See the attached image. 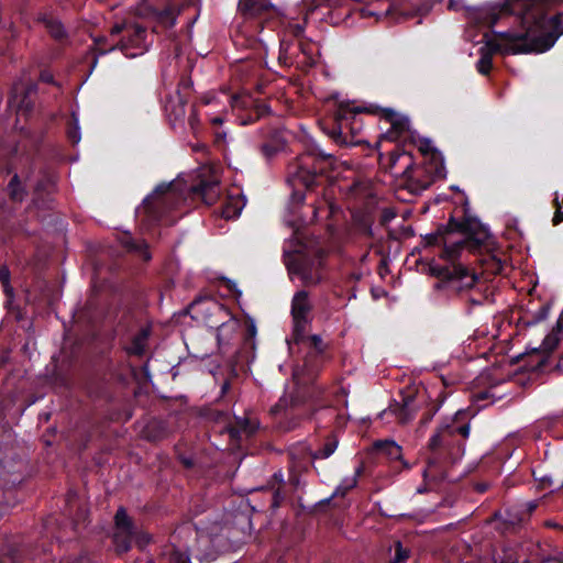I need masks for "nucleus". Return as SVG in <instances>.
Here are the masks:
<instances>
[{
  "instance_id": "a878e982",
  "label": "nucleus",
  "mask_w": 563,
  "mask_h": 563,
  "mask_svg": "<svg viewBox=\"0 0 563 563\" xmlns=\"http://www.w3.org/2000/svg\"><path fill=\"white\" fill-rule=\"evenodd\" d=\"M187 104V97L186 96H179L177 97L176 103H170V106L167 108L169 120L173 122V125H175L177 122H184L185 115H186V107Z\"/></svg>"
},
{
  "instance_id": "680f3d73",
  "label": "nucleus",
  "mask_w": 563,
  "mask_h": 563,
  "mask_svg": "<svg viewBox=\"0 0 563 563\" xmlns=\"http://www.w3.org/2000/svg\"><path fill=\"white\" fill-rule=\"evenodd\" d=\"M361 277H362L361 273L353 272V273L350 274V278L353 279V280H360Z\"/></svg>"
},
{
  "instance_id": "9b49d317",
  "label": "nucleus",
  "mask_w": 563,
  "mask_h": 563,
  "mask_svg": "<svg viewBox=\"0 0 563 563\" xmlns=\"http://www.w3.org/2000/svg\"><path fill=\"white\" fill-rule=\"evenodd\" d=\"M21 167H15L7 186V194L13 202H22L27 194L33 174V159L30 156L21 157Z\"/></svg>"
},
{
  "instance_id": "b1692460",
  "label": "nucleus",
  "mask_w": 563,
  "mask_h": 563,
  "mask_svg": "<svg viewBox=\"0 0 563 563\" xmlns=\"http://www.w3.org/2000/svg\"><path fill=\"white\" fill-rule=\"evenodd\" d=\"M419 153L423 157V162L435 163L444 161L442 154L432 145L428 139H420L417 144Z\"/></svg>"
},
{
  "instance_id": "603ef678",
  "label": "nucleus",
  "mask_w": 563,
  "mask_h": 563,
  "mask_svg": "<svg viewBox=\"0 0 563 563\" xmlns=\"http://www.w3.org/2000/svg\"><path fill=\"white\" fill-rule=\"evenodd\" d=\"M398 115L393 109H383L380 118L390 124Z\"/></svg>"
},
{
  "instance_id": "f03ea898",
  "label": "nucleus",
  "mask_w": 563,
  "mask_h": 563,
  "mask_svg": "<svg viewBox=\"0 0 563 563\" xmlns=\"http://www.w3.org/2000/svg\"><path fill=\"white\" fill-rule=\"evenodd\" d=\"M470 431L471 419L467 411L460 410L445 419L429 440V455L423 475L432 479H444L446 470L463 456Z\"/></svg>"
},
{
  "instance_id": "20e7f679",
  "label": "nucleus",
  "mask_w": 563,
  "mask_h": 563,
  "mask_svg": "<svg viewBox=\"0 0 563 563\" xmlns=\"http://www.w3.org/2000/svg\"><path fill=\"white\" fill-rule=\"evenodd\" d=\"M236 22L231 34L233 44L241 49H258L265 46L260 36L265 27L273 29L280 10L271 0H239Z\"/></svg>"
},
{
  "instance_id": "393cba45",
  "label": "nucleus",
  "mask_w": 563,
  "mask_h": 563,
  "mask_svg": "<svg viewBox=\"0 0 563 563\" xmlns=\"http://www.w3.org/2000/svg\"><path fill=\"white\" fill-rule=\"evenodd\" d=\"M40 21L44 24L46 31L54 40L63 41L67 36V33L62 22L54 19L53 16L44 15L43 18L40 19Z\"/></svg>"
},
{
  "instance_id": "3c124183",
  "label": "nucleus",
  "mask_w": 563,
  "mask_h": 563,
  "mask_svg": "<svg viewBox=\"0 0 563 563\" xmlns=\"http://www.w3.org/2000/svg\"><path fill=\"white\" fill-rule=\"evenodd\" d=\"M284 498L285 495L282 493L279 488H277L273 494L272 508H278L282 505Z\"/></svg>"
},
{
  "instance_id": "8fccbe9b",
  "label": "nucleus",
  "mask_w": 563,
  "mask_h": 563,
  "mask_svg": "<svg viewBox=\"0 0 563 563\" xmlns=\"http://www.w3.org/2000/svg\"><path fill=\"white\" fill-rule=\"evenodd\" d=\"M268 110H269V107L265 103L256 106L254 109V117L251 115V121L257 120L258 118H261L262 115L267 113Z\"/></svg>"
},
{
  "instance_id": "c03bdc74",
  "label": "nucleus",
  "mask_w": 563,
  "mask_h": 563,
  "mask_svg": "<svg viewBox=\"0 0 563 563\" xmlns=\"http://www.w3.org/2000/svg\"><path fill=\"white\" fill-rule=\"evenodd\" d=\"M40 81L41 82H44V84H48V85H53L55 87H57L58 89L62 88L60 84L57 82L55 79H54V75L51 70L48 69H43L41 73H40Z\"/></svg>"
},
{
  "instance_id": "dca6fc26",
  "label": "nucleus",
  "mask_w": 563,
  "mask_h": 563,
  "mask_svg": "<svg viewBox=\"0 0 563 563\" xmlns=\"http://www.w3.org/2000/svg\"><path fill=\"white\" fill-rule=\"evenodd\" d=\"M311 311L309 295L306 290L297 291L291 301V316L292 319H308Z\"/></svg>"
},
{
  "instance_id": "6e6d98bb",
  "label": "nucleus",
  "mask_w": 563,
  "mask_h": 563,
  "mask_svg": "<svg viewBox=\"0 0 563 563\" xmlns=\"http://www.w3.org/2000/svg\"><path fill=\"white\" fill-rule=\"evenodd\" d=\"M227 432L229 434V438L232 442H238L240 439V430L234 427H228Z\"/></svg>"
},
{
  "instance_id": "0e129e2a",
  "label": "nucleus",
  "mask_w": 563,
  "mask_h": 563,
  "mask_svg": "<svg viewBox=\"0 0 563 563\" xmlns=\"http://www.w3.org/2000/svg\"><path fill=\"white\" fill-rule=\"evenodd\" d=\"M229 387H230L229 382H225V383L222 385V387H221V391H222V394H225V393H227V390L229 389Z\"/></svg>"
},
{
  "instance_id": "a18cd8bd",
  "label": "nucleus",
  "mask_w": 563,
  "mask_h": 563,
  "mask_svg": "<svg viewBox=\"0 0 563 563\" xmlns=\"http://www.w3.org/2000/svg\"><path fill=\"white\" fill-rule=\"evenodd\" d=\"M294 320V334L296 336V340H300V338L303 335L305 331H306V325H307V322H308V319H302V320H299V319H292Z\"/></svg>"
},
{
  "instance_id": "69168bd1",
  "label": "nucleus",
  "mask_w": 563,
  "mask_h": 563,
  "mask_svg": "<svg viewBox=\"0 0 563 563\" xmlns=\"http://www.w3.org/2000/svg\"><path fill=\"white\" fill-rule=\"evenodd\" d=\"M540 313H541V316H540L539 319H544L547 317V313H548V308H542Z\"/></svg>"
},
{
  "instance_id": "412c9836",
  "label": "nucleus",
  "mask_w": 563,
  "mask_h": 563,
  "mask_svg": "<svg viewBox=\"0 0 563 563\" xmlns=\"http://www.w3.org/2000/svg\"><path fill=\"white\" fill-rule=\"evenodd\" d=\"M377 453L387 456L389 460H400L402 449L393 440H379L374 443Z\"/></svg>"
},
{
  "instance_id": "58836bf2",
  "label": "nucleus",
  "mask_w": 563,
  "mask_h": 563,
  "mask_svg": "<svg viewBox=\"0 0 563 563\" xmlns=\"http://www.w3.org/2000/svg\"><path fill=\"white\" fill-rule=\"evenodd\" d=\"M188 124L192 134L197 136L201 130V122L195 106L191 107V111L188 117Z\"/></svg>"
},
{
  "instance_id": "c85d7f7f",
  "label": "nucleus",
  "mask_w": 563,
  "mask_h": 563,
  "mask_svg": "<svg viewBox=\"0 0 563 563\" xmlns=\"http://www.w3.org/2000/svg\"><path fill=\"white\" fill-rule=\"evenodd\" d=\"M338 443H339V441H338L336 437L334 434H330L325 439V442L322 444V446L311 454V457L313 460H318V459L322 460V459L330 457L336 450Z\"/></svg>"
},
{
  "instance_id": "4c0bfd02",
  "label": "nucleus",
  "mask_w": 563,
  "mask_h": 563,
  "mask_svg": "<svg viewBox=\"0 0 563 563\" xmlns=\"http://www.w3.org/2000/svg\"><path fill=\"white\" fill-rule=\"evenodd\" d=\"M395 553L389 563H406L409 558V550L404 548L400 541L395 542Z\"/></svg>"
},
{
  "instance_id": "2eb2a0df",
  "label": "nucleus",
  "mask_w": 563,
  "mask_h": 563,
  "mask_svg": "<svg viewBox=\"0 0 563 563\" xmlns=\"http://www.w3.org/2000/svg\"><path fill=\"white\" fill-rule=\"evenodd\" d=\"M194 191L201 196L206 205L212 206L221 197V185L217 179L200 180V183L194 187Z\"/></svg>"
},
{
  "instance_id": "f257e3e1",
  "label": "nucleus",
  "mask_w": 563,
  "mask_h": 563,
  "mask_svg": "<svg viewBox=\"0 0 563 563\" xmlns=\"http://www.w3.org/2000/svg\"><path fill=\"white\" fill-rule=\"evenodd\" d=\"M489 236L488 230L477 220L465 218L459 221L453 217L448 224H442L435 232L422 236L423 247L442 245L440 257L451 264L430 266L431 275L438 278L434 288L448 296L472 289L477 283V275L455 262L465 247L477 249L485 244Z\"/></svg>"
},
{
  "instance_id": "2f4dec72",
  "label": "nucleus",
  "mask_w": 563,
  "mask_h": 563,
  "mask_svg": "<svg viewBox=\"0 0 563 563\" xmlns=\"http://www.w3.org/2000/svg\"><path fill=\"white\" fill-rule=\"evenodd\" d=\"M10 280H11L10 269L7 266H1L0 267V283L2 285L3 292L8 298V302H11V300L14 297V290L10 284Z\"/></svg>"
},
{
  "instance_id": "473e14b6",
  "label": "nucleus",
  "mask_w": 563,
  "mask_h": 563,
  "mask_svg": "<svg viewBox=\"0 0 563 563\" xmlns=\"http://www.w3.org/2000/svg\"><path fill=\"white\" fill-rule=\"evenodd\" d=\"M124 245L129 251L139 252L145 261L151 260V254L147 251V244L144 240L134 241L132 238H128Z\"/></svg>"
},
{
  "instance_id": "6ab92c4d",
  "label": "nucleus",
  "mask_w": 563,
  "mask_h": 563,
  "mask_svg": "<svg viewBox=\"0 0 563 563\" xmlns=\"http://www.w3.org/2000/svg\"><path fill=\"white\" fill-rule=\"evenodd\" d=\"M410 122L405 115L399 114L391 123L390 128L382 135V139L397 141L409 131Z\"/></svg>"
},
{
  "instance_id": "1a4fd4ad",
  "label": "nucleus",
  "mask_w": 563,
  "mask_h": 563,
  "mask_svg": "<svg viewBox=\"0 0 563 563\" xmlns=\"http://www.w3.org/2000/svg\"><path fill=\"white\" fill-rule=\"evenodd\" d=\"M364 108L351 107L350 103L341 102L333 112L332 126L324 128V132L338 144H357L363 130V122L360 114Z\"/></svg>"
},
{
  "instance_id": "e2e57ef3",
  "label": "nucleus",
  "mask_w": 563,
  "mask_h": 563,
  "mask_svg": "<svg viewBox=\"0 0 563 563\" xmlns=\"http://www.w3.org/2000/svg\"><path fill=\"white\" fill-rule=\"evenodd\" d=\"M312 220L317 219L318 217V211H319V207L312 205Z\"/></svg>"
},
{
  "instance_id": "5701e85b",
  "label": "nucleus",
  "mask_w": 563,
  "mask_h": 563,
  "mask_svg": "<svg viewBox=\"0 0 563 563\" xmlns=\"http://www.w3.org/2000/svg\"><path fill=\"white\" fill-rule=\"evenodd\" d=\"M148 339V330H140L131 340L126 352L131 355L142 356L146 349V342Z\"/></svg>"
},
{
  "instance_id": "864d4df0",
  "label": "nucleus",
  "mask_w": 563,
  "mask_h": 563,
  "mask_svg": "<svg viewBox=\"0 0 563 563\" xmlns=\"http://www.w3.org/2000/svg\"><path fill=\"white\" fill-rule=\"evenodd\" d=\"M310 344L318 351H323V342L320 335L313 334L309 336Z\"/></svg>"
},
{
  "instance_id": "338daca9",
  "label": "nucleus",
  "mask_w": 563,
  "mask_h": 563,
  "mask_svg": "<svg viewBox=\"0 0 563 563\" xmlns=\"http://www.w3.org/2000/svg\"><path fill=\"white\" fill-rule=\"evenodd\" d=\"M183 463L185 464L186 467H190L192 465V462L189 459H184Z\"/></svg>"
},
{
  "instance_id": "cd10ccee",
  "label": "nucleus",
  "mask_w": 563,
  "mask_h": 563,
  "mask_svg": "<svg viewBox=\"0 0 563 563\" xmlns=\"http://www.w3.org/2000/svg\"><path fill=\"white\" fill-rule=\"evenodd\" d=\"M296 272L306 286L318 285L322 280L321 275L318 272H313L306 263H299Z\"/></svg>"
},
{
  "instance_id": "f3484780",
  "label": "nucleus",
  "mask_w": 563,
  "mask_h": 563,
  "mask_svg": "<svg viewBox=\"0 0 563 563\" xmlns=\"http://www.w3.org/2000/svg\"><path fill=\"white\" fill-rule=\"evenodd\" d=\"M244 203L239 197L228 196L223 198L217 212L227 220L235 219L240 216Z\"/></svg>"
},
{
  "instance_id": "39448f33",
  "label": "nucleus",
  "mask_w": 563,
  "mask_h": 563,
  "mask_svg": "<svg viewBox=\"0 0 563 563\" xmlns=\"http://www.w3.org/2000/svg\"><path fill=\"white\" fill-rule=\"evenodd\" d=\"M379 164L394 175H400L405 179L406 188L418 195L428 189L435 180L445 177L444 161L435 163L423 162L415 164L411 153L396 146L385 157L379 154Z\"/></svg>"
},
{
  "instance_id": "ea45409f",
  "label": "nucleus",
  "mask_w": 563,
  "mask_h": 563,
  "mask_svg": "<svg viewBox=\"0 0 563 563\" xmlns=\"http://www.w3.org/2000/svg\"><path fill=\"white\" fill-rule=\"evenodd\" d=\"M151 541H152V537L150 533H147L143 530H139L136 528V533H134V537H133V543H135L140 550L145 549L151 543Z\"/></svg>"
},
{
  "instance_id": "09e8293b",
  "label": "nucleus",
  "mask_w": 563,
  "mask_h": 563,
  "mask_svg": "<svg viewBox=\"0 0 563 563\" xmlns=\"http://www.w3.org/2000/svg\"><path fill=\"white\" fill-rule=\"evenodd\" d=\"M396 218V212L391 208H385L380 214V224L386 225Z\"/></svg>"
},
{
  "instance_id": "774afa93",
  "label": "nucleus",
  "mask_w": 563,
  "mask_h": 563,
  "mask_svg": "<svg viewBox=\"0 0 563 563\" xmlns=\"http://www.w3.org/2000/svg\"><path fill=\"white\" fill-rule=\"evenodd\" d=\"M255 331H256L255 325H254V324H251V327H250V333H251V334H255Z\"/></svg>"
},
{
  "instance_id": "ddd939ff",
  "label": "nucleus",
  "mask_w": 563,
  "mask_h": 563,
  "mask_svg": "<svg viewBox=\"0 0 563 563\" xmlns=\"http://www.w3.org/2000/svg\"><path fill=\"white\" fill-rule=\"evenodd\" d=\"M37 85L34 82L14 84L10 96V107L14 108L18 114L27 115L33 111Z\"/></svg>"
},
{
  "instance_id": "7ed1b4c3",
  "label": "nucleus",
  "mask_w": 563,
  "mask_h": 563,
  "mask_svg": "<svg viewBox=\"0 0 563 563\" xmlns=\"http://www.w3.org/2000/svg\"><path fill=\"white\" fill-rule=\"evenodd\" d=\"M336 157L323 152L318 145H312L306 152L298 155L287 168V183L292 188L290 207L301 206L306 195L301 188L312 190L320 186L323 176L334 168Z\"/></svg>"
},
{
  "instance_id": "c756f323",
  "label": "nucleus",
  "mask_w": 563,
  "mask_h": 563,
  "mask_svg": "<svg viewBox=\"0 0 563 563\" xmlns=\"http://www.w3.org/2000/svg\"><path fill=\"white\" fill-rule=\"evenodd\" d=\"M54 187V180L53 177L44 174L41 176L40 179L36 180L34 185V198L33 202L37 203L38 199L42 198L43 194H51L52 189Z\"/></svg>"
},
{
  "instance_id": "7c9ffc66",
  "label": "nucleus",
  "mask_w": 563,
  "mask_h": 563,
  "mask_svg": "<svg viewBox=\"0 0 563 563\" xmlns=\"http://www.w3.org/2000/svg\"><path fill=\"white\" fill-rule=\"evenodd\" d=\"M144 435L150 441L162 440L166 435V429L162 421L153 420L144 429Z\"/></svg>"
},
{
  "instance_id": "423d86ee",
  "label": "nucleus",
  "mask_w": 563,
  "mask_h": 563,
  "mask_svg": "<svg viewBox=\"0 0 563 563\" xmlns=\"http://www.w3.org/2000/svg\"><path fill=\"white\" fill-rule=\"evenodd\" d=\"M317 45L305 37V24L289 22L279 40L278 63L285 67L308 70L317 59Z\"/></svg>"
},
{
  "instance_id": "052dcab7",
  "label": "nucleus",
  "mask_w": 563,
  "mask_h": 563,
  "mask_svg": "<svg viewBox=\"0 0 563 563\" xmlns=\"http://www.w3.org/2000/svg\"><path fill=\"white\" fill-rule=\"evenodd\" d=\"M223 119L221 117H214L211 119V123L214 125L222 124Z\"/></svg>"
},
{
  "instance_id": "6e6552de",
  "label": "nucleus",
  "mask_w": 563,
  "mask_h": 563,
  "mask_svg": "<svg viewBox=\"0 0 563 563\" xmlns=\"http://www.w3.org/2000/svg\"><path fill=\"white\" fill-rule=\"evenodd\" d=\"M111 37L119 36L115 44L103 46L106 38L96 40V46L100 54H106L119 48L126 57H135L147 51L146 29L132 20L115 22L110 29Z\"/></svg>"
},
{
  "instance_id": "4d7b16f0",
  "label": "nucleus",
  "mask_w": 563,
  "mask_h": 563,
  "mask_svg": "<svg viewBox=\"0 0 563 563\" xmlns=\"http://www.w3.org/2000/svg\"><path fill=\"white\" fill-rule=\"evenodd\" d=\"M462 8H464V4L462 3L461 0H449V9H452V10H461Z\"/></svg>"
},
{
  "instance_id": "13d9d810",
  "label": "nucleus",
  "mask_w": 563,
  "mask_h": 563,
  "mask_svg": "<svg viewBox=\"0 0 563 563\" xmlns=\"http://www.w3.org/2000/svg\"><path fill=\"white\" fill-rule=\"evenodd\" d=\"M319 412L325 413V415L330 416L331 418H334L336 416L335 415V410L333 408H331V407H324V408H322L320 410H316L314 415H317Z\"/></svg>"
},
{
  "instance_id": "0eeeda50",
  "label": "nucleus",
  "mask_w": 563,
  "mask_h": 563,
  "mask_svg": "<svg viewBox=\"0 0 563 563\" xmlns=\"http://www.w3.org/2000/svg\"><path fill=\"white\" fill-rule=\"evenodd\" d=\"M190 307L207 327L217 330V341L220 346L230 343L239 323L233 319L229 308L213 298H197Z\"/></svg>"
},
{
  "instance_id": "f8f14e48",
  "label": "nucleus",
  "mask_w": 563,
  "mask_h": 563,
  "mask_svg": "<svg viewBox=\"0 0 563 563\" xmlns=\"http://www.w3.org/2000/svg\"><path fill=\"white\" fill-rule=\"evenodd\" d=\"M134 533L136 526L125 508L120 507L114 516L113 543L117 552L125 553L132 548Z\"/></svg>"
},
{
  "instance_id": "f704fd0d",
  "label": "nucleus",
  "mask_w": 563,
  "mask_h": 563,
  "mask_svg": "<svg viewBox=\"0 0 563 563\" xmlns=\"http://www.w3.org/2000/svg\"><path fill=\"white\" fill-rule=\"evenodd\" d=\"M158 22L165 27H172L176 23V12L172 7L165 8L157 15Z\"/></svg>"
},
{
  "instance_id": "e433bc0d",
  "label": "nucleus",
  "mask_w": 563,
  "mask_h": 563,
  "mask_svg": "<svg viewBox=\"0 0 563 563\" xmlns=\"http://www.w3.org/2000/svg\"><path fill=\"white\" fill-rule=\"evenodd\" d=\"M67 136L74 145L80 141V129L78 124V119L75 115V113H73L71 120L68 124Z\"/></svg>"
},
{
  "instance_id": "c9c22d12",
  "label": "nucleus",
  "mask_w": 563,
  "mask_h": 563,
  "mask_svg": "<svg viewBox=\"0 0 563 563\" xmlns=\"http://www.w3.org/2000/svg\"><path fill=\"white\" fill-rule=\"evenodd\" d=\"M360 473L361 470H357L353 477L344 478L342 483L336 487L335 495L345 496L352 488H354L357 484V476Z\"/></svg>"
},
{
  "instance_id": "9d476101",
  "label": "nucleus",
  "mask_w": 563,
  "mask_h": 563,
  "mask_svg": "<svg viewBox=\"0 0 563 563\" xmlns=\"http://www.w3.org/2000/svg\"><path fill=\"white\" fill-rule=\"evenodd\" d=\"M420 8L412 0H372L362 9L363 16H375L377 20L404 22L421 15Z\"/></svg>"
},
{
  "instance_id": "a19ab883",
  "label": "nucleus",
  "mask_w": 563,
  "mask_h": 563,
  "mask_svg": "<svg viewBox=\"0 0 563 563\" xmlns=\"http://www.w3.org/2000/svg\"><path fill=\"white\" fill-rule=\"evenodd\" d=\"M165 563H191L190 556L187 552L180 550H174L167 558Z\"/></svg>"
},
{
  "instance_id": "72a5a7b5",
  "label": "nucleus",
  "mask_w": 563,
  "mask_h": 563,
  "mask_svg": "<svg viewBox=\"0 0 563 563\" xmlns=\"http://www.w3.org/2000/svg\"><path fill=\"white\" fill-rule=\"evenodd\" d=\"M481 57L476 64L477 71L482 75H488L493 68V59L490 52H484V48L481 49Z\"/></svg>"
},
{
  "instance_id": "a211bd4d",
  "label": "nucleus",
  "mask_w": 563,
  "mask_h": 563,
  "mask_svg": "<svg viewBox=\"0 0 563 563\" xmlns=\"http://www.w3.org/2000/svg\"><path fill=\"white\" fill-rule=\"evenodd\" d=\"M413 401L415 399L410 396L402 397L401 405L396 404L395 406H390L389 411L396 416L400 423L406 424L415 417Z\"/></svg>"
},
{
  "instance_id": "49530a36",
  "label": "nucleus",
  "mask_w": 563,
  "mask_h": 563,
  "mask_svg": "<svg viewBox=\"0 0 563 563\" xmlns=\"http://www.w3.org/2000/svg\"><path fill=\"white\" fill-rule=\"evenodd\" d=\"M553 203L555 207V212L552 218V223L553 225H558L563 222V207L558 197L553 200Z\"/></svg>"
},
{
  "instance_id": "de8ad7c7",
  "label": "nucleus",
  "mask_w": 563,
  "mask_h": 563,
  "mask_svg": "<svg viewBox=\"0 0 563 563\" xmlns=\"http://www.w3.org/2000/svg\"><path fill=\"white\" fill-rule=\"evenodd\" d=\"M434 413L435 409H429L423 413V416L420 419L417 432L422 433L423 428L433 419Z\"/></svg>"
},
{
  "instance_id": "37998d69",
  "label": "nucleus",
  "mask_w": 563,
  "mask_h": 563,
  "mask_svg": "<svg viewBox=\"0 0 563 563\" xmlns=\"http://www.w3.org/2000/svg\"><path fill=\"white\" fill-rule=\"evenodd\" d=\"M291 400L287 396H283L279 398V400L271 408V413L273 416L280 415L283 411H285Z\"/></svg>"
},
{
  "instance_id": "79ce46f5",
  "label": "nucleus",
  "mask_w": 563,
  "mask_h": 563,
  "mask_svg": "<svg viewBox=\"0 0 563 563\" xmlns=\"http://www.w3.org/2000/svg\"><path fill=\"white\" fill-rule=\"evenodd\" d=\"M253 103V100L249 96L234 95L231 97V106L233 109L247 108Z\"/></svg>"
},
{
  "instance_id": "5fc2aeb1",
  "label": "nucleus",
  "mask_w": 563,
  "mask_h": 563,
  "mask_svg": "<svg viewBox=\"0 0 563 563\" xmlns=\"http://www.w3.org/2000/svg\"><path fill=\"white\" fill-rule=\"evenodd\" d=\"M191 85H192V82L189 78H183L180 80V82L178 84L177 97L179 98V96H183L181 90L190 89Z\"/></svg>"
},
{
  "instance_id": "aec40b11",
  "label": "nucleus",
  "mask_w": 563,
  "mask_h": 563,
  "mask_svg": "<svg viewBox=\"0 0 563 563\" xmlns=\"http://www.w3.org/2000/svg\"><path fill=\"white\" fill-rule=\"evenodd\" d=\"M483 272L487 275L503 274L506 267V262L503 261L494 253L483 254L481 260Z\"/></svg>"
},
{
  "instance_id": "bf43d9fd",
  "label": "nucleus",
  "mask_w": 563,
  "mask_h": 563,
  "mask_svg": "<svg viewBox=\"0 0 563 563\" xmlns=\"http://www.w3.org/2000/svg\"><path fill=\"white\" fill-rule=\"evenodd\" d=\"M540 485H541L543 488H544V487H547V486H551V485H552V479H551L550 477L544 476V477H542V478L540 479Z\"/></svg>"
},
{
  "instance_id": "4468645a",
  "label": "nucleus",
  "mask_w": 563,
  "mask_h": 563,
  "mask_svg": "<svg viewBox=\"0 0 563 563\" xmlns=\"http://www.w3.org/2000/svg\"><path fill=\"white\" fill-rule=\"evenodd\" d=\"M161 190V187L156 189V192ZM176 195L166 188L164 191L157 194L153 198H146L144 200V209L148 212L150 219L157 223L163 219L164 212L168 209L174 208L176 203Z\"/></svg>"
},
{
  "instance_id": "4be33fe9",
  "label": "nucleus",
  "mask_w": 563,
  "mask_h": 563,
  "mask_svg": "<svg viewBox=\"0 0 563 563\" xmlns=\"http://www.w3.org/2000/svg\"><path fill=\"white\" fill-rule=\"evenodd\" d=\"M284 148L285 141L278 135H274L272 139L264 142L260 147L262 155L268 162L272 161L278 153L284 151Z\"/></svg>"
},
{
  "instance_id": "bb28decb",
  "label": "nucleus",
  "mask_w": 563,
  "mask_h": 563,
  "mask_svg": "<svg viewBox=\"0 0 563 563\" xmlns=\"http://www.w3.org/2000/svg\"><path fill=\"white\" fill-rule=\"evenodd\" d=\"M563 331V310H562V313L559 318V320L556 321V324L555 327L553 328V332L551 335H548L543 343H542V346H543V350L545 351H551L554 349V346L558 344L559 342V339L556 338V334L559 332H562ZM558 367L563 371V355L560 357L559 360V363H558Z\"/></svg>"
}]
</instances>
